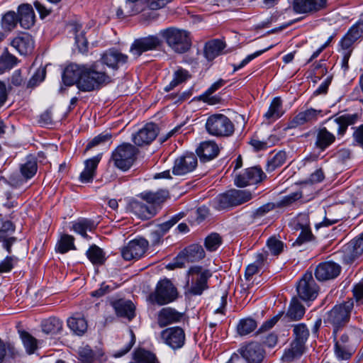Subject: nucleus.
Returning a JSON list of instances; mask_svg holds the SVG:
<instances>
[{
  "label": "nucleus",
  "mask_w": 363,
  "mask_h": 363,
  "mask_svg": "<svg viewBox=\"0 0 363 363\" xmlns=\"http://www.w3.org/2000/svg\"><path fill=\"white\" fill-rule=\"evenodd\" d=\"M63 323L56 317H50L44 320L41 323L42 330L50 335H55L62 330Z\"/></svg>",
  "instance_id": "nucleus-39"
},
{
  "label": "nucleus",
  "mask_w": 363,
  "mask_h": 363,
  "mask_svg": "<svg viewBox=\"0 0 363 363\" xmlns=\"http://www.w3.org/2000/svg\"><path fill=\"white\" fill-rule=\"evenodd\" d=\"M305 313V308L296 297L290 303L286 316L291 320H300Z\"/></svg>",
  "instance_id": "nucleus-42"
},
{
  "label": "nucleus",
  "mask_w": 363,
  "mask_h": 363,
  "mask_svg": "<svg viewBox=\"0 0 363 363\" xmlns=\"http://www.w3.org/2000/svg\"><path fill=\"white\" fill-rule=\"evenodd\" d=\"M359 118L358 113L344 114L338 117H331L325 121L326 126L319 128L315 132L314 147L320 152H324L336 140L333 132L338 136H343L349 125H354Z\"/></svg>",
  "instance_id": "nucleus-2"
},
{
  "label": "nucleus",
  "mask_w": 363,
  "mask_h": 363,
  "mask_svg": "<svg viewBox=\"0 0 363 363\" xmlns=\"http://www.w3.org/2000/svg\"><path fill=\"white\" fill-rule=\"evenodd\" d=\"M298 295L303 301H313L318 294L319 287L311 272L307 271L296 285Z\"/></svg>",
  "instance_id": "nucleus-15"
},
{
  "label": "nucleus",
  "mask_w": 363,
  "mask_h": 363,
  "mask_svg": "<svg viewBox=\"0 0 363 363\" xmlns=\"http://www.w3.org/2000/svg\"><path fill=\"white\" fill-rule=\"evenodd\" d=\"M96 228L94 222L90 219L82 218L76 221L73 225V230L80 234L83 238H88L89 236L86 234V231H92Z\"/></svg>",
  "instance_id": "nucleus-43"
},
{
  "label": "nucleus",
  "mask_w": 363,
  "mask_h": 363,
  "mask_svg": "<svg viewBox=\"0 0 363 363\" xmlns=\"http://www.w3.org/2000/svg\"><path fill=\"white\" fill-rule=\"evenodd\" d=\"M266 178V174L262 168L257 166L247 168L242 174L235 178V184L238 187H244L262 182Z\"/></svg>",
  "instance_id": "nucleus-19"
},
{
  "label": "nucleus",
  "mask_w": 363,
  "mask_h": 363,
  "mask_svg": "<svg viewBox=\"0 0 363 363\" xmlns=\"http://www.w3.org/2000/svg\"><path fill=\"white\" fill-rule=\"evenodd\" d=\"M159 128L154 123H147L137 133L133 134L132 140L137 146L150 145L157 136Z\"/></svg>",
  "instance_id": "nucleus-22"
},
{
  "label": "nucleus",
  "mask_w": 363,
  "mask_h": 363,
  "mask_svg": "<svg viewBox=\"0 0 363 363\" xmlns=\"http://www.w3.org/2000/svg\"><path fill=\"white\" fill-rule=\"evenodd\" d=\"M225 46V43L219 39L210 40L205 45L204 55L208 60H213L223 53Z\"/></svg>",
  "instance_id": "nucleus-36"
},
{
  "label": "nucleus",
  "mask_w": 363,
  "mask_h": 363,
  "mask_svg": "<svg viewBox=\"0 0 363 363\" xmlns=\"http://www.w3.org/2000/svg\"><path fill=\"white\" fill-rule=\"evenodd\" d=\"M18 23V15L14 11H8L2 17L1 27L5 30L11 31L16 28Z\"/></svg>",
  "instance_id": "nucleus-51"
},
{
  "label": "nucleus",
  "mask_w": 363,
  "mask_h": 363,
  "mask_svg": "<svg viewBox=\"0 0 363 363\" xmlns=\"http://www.w3.org/2000/svg\"><path fill=\"white\" fill-rule=\"evenodd\" d=\"M286 160V153L284 151H279L276 153L272 158L269 160L267 163L266 170L272 172L277 168L282 166Z\"/></svg>",
  "instance_id": "nucleus-48"
},
{
  "label": "nucleus",
  "mask_w": 363,
  "mask_h": 363,
  "mask_svg": "<svg viewBox=\"0 0 363 363\" xmlns=\"http://www.w3.org/2000/svg\"><path fill=\"white\" fill-rule=\"evenodd\" d=\"M18 261L17 257L14 256H7L0 262V273L9 272L12 270Z\"/></svg>",
  "instance_id": "nucleus-63"
},
{
  "label": "nucleus",
  "mask_w": 363,
  "mask_h": 363,
  "mask_svg": "<svg viewBox=\"0 0 363 363\" xmlns=\"http://www.w3.org/2000/svg\"><path fill=\"white\" fill-rule=\"evenodd\" d=\"M62 79L66 86L75 84L84 92L98 90L111 82V77L97 62L91 65L71 63L65 68Z\"/></svg>",
  "instance_id": "nucleus-1"
},
{
  "label": "nucleus",
  "mask_w": 363,
  "mask_h": 363,
  "mask_svg": "<svg viewBox=\"0 0 363 363\" xmlns=\"http://www.w3.org/2000/svg\"><path fill=\"white\" fill-rule=\"evenodd\" d=\"M363 38V20L354 23L343 36L340 42L342 48H352L359 39Z\"/></svg>",
  "instance_id": "nucleus-30"
},
{
  "label": "nucleus",
  "mask_w": 363,
  "mask_h": 363,
  "mask_svg": "<svg viewBox=\"0 0 363 363\" xmlns=\"http://www.w3.org/2000/svg\"><path fill=\"white\" fill-rule=\"evenodd\" d=\"M360 330L357 328L347 330L337 340H334L335 353L339 359H348L355 352L359 342Z\"/></svg>",
  "instance_id": "nucleus-7"
},
{
  "label": "nucleus",
  "mask_w": 363,
  "mask_h": 363,
  "mask_svg": "<svg viewBox=\"0 0 363 363\" xmlns=\"http://www.w3.org/2000/svg\"><path fill=\"white\" fill-rule=\"evenodd\" d=\"M179 293L172 282L164 279L159 281L155 289L149 295V301L159 306H164L177 300Z\"/></svg>",
  "instance_id": "nucleus-9"
},
{
  "label": "nucleus",
  "mask_w": 363,
  "mask_h": 363,
  "mask_svg": "<svg viewBox=\"0 0 363 363\" xmlns=\"http://www.w3.org/2000/svg\"><path fill=\"white\" fill-rule=\"evenodd\" d=\"M272 48H273V45H270L269 47H268L264 50L257 51L251 55H247L244 60H242L241 61V62L239 65H234L233 71L236 72V71L242 69L245 65H247L250 61L254 60L255 57L261 55L262 53H264V52L269 50V49H271Z\"/></svg>",
  "instance_id": "nucleus-61"
},
{
  "label": "nucleus",
  "mask_w": 363,
  "mask_h": 363,
  "mask_svg": "<svg viewBox=\"0 0 363 363\" xmlns=\"http://www.w3.org/2000/svg\"><path fill=\"white\" fill-rule=\"evenodd\" d=\"M187 274L191 279L187 281L185 289L186 296H201L209 288L208 282L212 276L209 269H203L201 266H193L189 269Z\"/></svg>",
  "instance_id": "nucleus-5"
},
{
  "label": "nucleus",
  "mask_w": 363,
  "mask_h": 363,
  "mask_svg": "<svg viewBox=\"0 0 363 363\" xmlns=\"http://www.w3.org/2000/svg\"><path fill=\"white\" fill-rule=\"evenodd\" d=\"M221 243L222 238L219 234L213 233L206 238L204 245L207 250L213 252L220 247Z\"/></svg>",
  "instance_id": "nucleus-53"
},
{
  "label": "nucleus",
  "mask_w": 363,
  "mask_h": 363,
  "mask_svg": "<svg viewBox=\"0 0 363 363\" xmlns=\"http://www.w3.org/2000/svg\"><path fill=\"white\" fill-rule=\"evenodd\" d=\"M205 255V251L201 245L199 244L191 245L182 250L172 262L169 263L167 268L169 269L182 268L185 266L186 262L199 261L204 258Z\"/></svg>",
  "instance_id": "nucleus-12"
},
{
  "label": "nucleus",
  "mask_w": 363,
  "mask_h": 363,
  "mask_svg": "<svg viewBox=\"0 0 363 363\" xmlns=\"http://www.w3.org/2000/svg\"><path fill=\"white\" fill-rule=\"evenodd\" d=\"M162 40L157 35H148L134 40L130 46V52L137 57L143 52L157 50L162 46Z\"/></svg>",
  "instance_id": "nucleus-18"
},
{
  "label": "nucleus",
  "mask_w": 363,
  "mask_h": 363,
  "mask_svg": "<svg viewBox=\"0 0 363 363\" xmlns=\"http://www.w3.org/2000/svg\"><path fill=\"white\" fill-rule=\"evenodd\" d=\"M45 68L43 67L38 69L33 76L29 80L28 83V87H34L37 86L45 79Z\"/></svg>",
  "instance_id": "nucleus-64"
},
{
  "label": "nucleus",
  "mask_w": 363,
  "mask_h": 363,
  "mask_svg": "<svg viewBox=\"0 0 363 363\" xmlns=\"http://www.w3.org/2000/svg\"><path fill=\"white\" fill-rule=\"evenodd\" d=\"M352 143L355 146L363 148V123L358 126L352 127Z\"/></svg>",
  "instance_id": "nucleus-57"
},
{
  "label": "nucleus",
  "mask_w": 363,
  "mask_h": 363,
  "mask_svg": "<svg viewBox=\"0 0 363 363\" xmlns=\"http://www.w3.org/2000/svg\"><path fill=\"white\" fill-rule=\"evenodd\" d=\"M291 226L295 230H303V229L307 228L309 226L308 217L306 214L301 213L298 214L295 218H294L290 223Z\"/></svg>",
  "instance_id": "nucleus-54"
},
{
  "label": "nucleus",
  "mask_w": 363,
  "mask_h": 363,
  "mask_svg": "<svg viewBox=\"0 0 363 363\" xmlns=\"http://www.w3.org/2000/svg\"><path fill=\"white\" fill-rule=\"evenodd\" d=\"M352 308L353 301H349L335 306L326 313L324 322L333 327V338L336 339L337 332L348 323Z\"/></svg>",
  "instance_id": "nucleus-6"
},
{
  "label": "nucleus",
  "mask_w": 363,
  "mask_h": 363,
  "mask_svg": "<svg viewBox=\"0 0 363 363\" xmlns=\"http://www.w3.org/2000/svg\"><path fill=\"white\" fill-rule=\"evenodd\" d=\"M314 236L311 233L310 227L303 229L296 241L293 243V246H300L305 242L312 240Z\"/></svg>",
  "instance_id": "nucleus-59"
},
{
  "label": "nucleus",
  "mask_w": 363,
  "mask_h": 363,
  "mask_svg": "<svg viewBox=\"0 0 363 363\" xmlns=\"http://www.w3.org/2000/svg\"><path fill=\"white\" fill-rule=\"evenodd\" d=\"M79 358L82 363H92L94 359L93 350L89 346L79 348Z\"/></svg>",
  "instance_id": "nucleus-55"
},
{
  "label": "nucleus",
  "mask_w": 363,
  "mask_h": 363,
  "mask_svg": "<svg viewBox=\"0 0 363 363\" xmlns=\"http://www.w3.org/2000/svg\"><path fill=\"white\" fill-rule=\"evenodd\" d=\"M182 218V216H181V214L175 215V216H172L169 220L157 225V228L162 233V234L164 235Z\"/></svg>",
  "instance_id": "nucleus-60"
},
{
  "label": "nucleus",
  "mask_w": 363,
  "mask_h": 363,
  "mask_svg": "<svg viewBox=\"0 0 363 363\" xmlns=\"http://www.w3.org/2000/svg\"><path fill=\"white\" fill-rule=\"evenodd\" d=\"M272 48H273V45H270L269 47H268L264 50L257 51L251 55H247L244 60H242L241 61V62L239 65H234L233 71L236 72V71L242 69L245 65H247L250 61L254 60L255 57L261 55L262 53H264V52L269 50V49H271Z\"/></svg>",
  "instance_id": "nucleus-62"
},
{
  "label": "nucleus",
  "mask_w": 363,
  "mask_h": 363,
  "mask_svg": "<svg viewBox=\"0 0 363 363\" xmlns=\"http://www.w3.org/2000/svg\"><path fill=\"white\" fill-rule=\"evenodd\" d=\"M267 247L272 255L278 256L284 251V244L275 236H272L267 240Z\"/></svg>",
  "instance_id": "nucleus-52"
},
{
  "label": "nucleus",
  "mask_w": 363,
  "mask_h": 363,
  "mask_svg": "<svg viewBox=\"0 0 363 363\" xmlns=\"http://www.w3.org/2000/svg\"><path fill=\"white\" fill-rule=\"evenodd\" d=\"M160 339L173 350H177L182 348L186 343V333L179 326L169 327L160 332Z\"/></svg>",
  "instance_id": "nucleus-14"
},
{
  "label": "nucleus",
  "mask_w": 363,
  "mask_h": 363,
  "mask_svg": "<svg viewBox=\"0 0 363 363\" xmlns=\"http://www.w3.org/2000/svg\"><path fill=\"white\" fill-rule=\"evenodd\" d=\"M252 194L245 190L232 189L218 195L213 201L216 209L220 211L242 204L252 199Z\"/></svg>",
  "instance_id": "nucleus-10"
},
{
  "label": "nucleus",
  "mask_w": 363,
  "mask_h": 363,
  "mask_svg": "<svg viewBox=\"0 0 363 363\" xmlns=\"http://www.w3.org/2000/svg\"><path fill=\"white\" fill-rule=\"evenodd\" d=\"M341 272V267L336 262L328 261L317 265L315 269V278L320 281L335 279Z\"/></svg>",
  "instance_id": "nucleus-23"
},
{
  "label": "nucleus",
  "mask_w": 363,
  "mask_h": 363,
  "mask_svg": "<svg viewBox=\"0 0 363 363\" xmlns=\"http://www.w3.org/2000/svg\"><path fill=\"white\" fill-rule=\"evenodd\" d=\"M18 18L21 26L24 29H30L35 24V16L33 9L28 4H23L18 8Z\"/></svg>",
  "instance_id": "nucleus-34"
},
{
  "label": "nucleus",
  "mask_w": 363,
  "mask_h": 363,
  "mask_svg": "<svg viewBox=\"0 0 363 363\" xmlns=\"http://www.w3.org/2000/svg\"><path fill=\"white\" fill-rule=\"evenodd\" d=\"M102 64L108 67L117 70L121 66L126 65L128 61V56L112 48L105 51L101 57Z\"/></svg>",
  "instance_id": "nucleus-25"
},
{
  "label": "nucleus",
  "mask_w": 363,
  "mask_h": 363,
  "mask_svg": "<svg viewBox=\"0 0 363 363\" xmlns=\"http://www.w3.org/2000/svg\"><path fill=\"white\" fill-rule=\"evenodd\" d=\"M284 113L282 100L280 97L277 96L273 99L268 111L264 113V116L267 120L274 121L279 118Z\"/></svg>",
  "instance_id": "nucleus-38"
},
{
  "label": "nucleus",
  "mask_w": 363,
  "mask_h": 363,
  "mask_svg": "<svg viewBox=\"0 0 363 363\" xmlns=\"http://www.w3.org/2000/svg\"><path fill=\"white\" fill-rule=\"evenodd\" d=\"M322 112V110H317L312 108L301 111L289 121L288 128H296L299 125H303L306 123H313L320 116H323Z\"/></svg>",
  "instance_id": "nucleus-26"
},
{
  "label": "nucleus",
  "mask_w": 363,
  "mask_h": 363,
  "mask_svg": "<svg viewBox=\"0 0 363 363\" xmlns=\"http://www.w3.org/2000/svg\"><path fill=\"white\" fill-rule=\"evenodd\" d=\"M363 255V233L353 238L342 247V259L351 264Z\"/></svg>",
  "instance_id": "nucleus-20"
},
{
  "label": "nucleus",
  "mask_w": 363,
  "mask_h": 363,
  "mask_svg": "<svg viewBox=\"0 0 363 363\" xmlns=\"http://www.w3.org/2000/svg\"><path fill=\"white\" fill-rule=\"evenodd\" d=\"M205 128L209 135L217 138L230 137L235 131L233 123L223 114H213L208 116Z\"/></svg>",
  "instance_id": "nucleus-8"
},
{
  "label": "nucleus",
  "mask_w": 363,
  "mask_h": 363,
  "mask_svg": "<svg viewBox=\"0 0 363 363\" xmlns=\"http://www.w3.org/2000/svg\"><path fill=\"white\" fill-rule=\"evenodd\" d=\"M219 151L218 145L213 140L201 143L196 150L197 155L203 162H208L216 157Z\"/></svg>",
  "instance_id": "nucleus-31"
},
{
  "label": "nucleus",
  "mask_w": 363,
  "mask_h": 363,
  "mask_svg": "<svg viewBox=\"0 0 363 363\" xmlns=\"http://www.w3.org/2000/svg\"><path fill=\"white\" fill-rule=\"evenodd\" d=\"M138 152V150L133 145L123 143L112 152L111 160L117 168L126 171L133 165Z\"/></svg>",
  "instance_id": "nucleus-11"
},
{
  "label": "nucleus",
  "mask_w": 363,
  "mask_h": 363,
  "mask_svg": "<svg viewBox=\"0 0 363 363\" xmlns=\"http://www.w3.org/2000/svg\"><path fill=\"white\" fill-rule=\"evenodd\" d=\"M134 359L138 363H160L155 354L144 349L135 352Z\"/></svg>",
  "instance_id": "nucleus-49"
},
{
  "label": "nucleus",
  "mask_w": 363,
  "mask_h": 363,
  "mask_svg": "<svg viewBox=\"0 0 363 363\" xmlns=\"http://www.w3.org/2000/svg\"><path fill=\"white\" fill-rule=\"evenodd\" d=\"M10 45L21 55H28L34 50V40L28 33H21L15 37Z\"/></svg>",
  "instance_id": "nucleus-29"
},
{
  "label": "nucleus",
  "mask_w": 363,
  "mask_h": 363,
  "mask_svg": "<svg viewBox=\"0 0 363 363\" xmlns=\"http://www.w3.org/2000/svg\"><path fill=\"white\" fill-rule=\"evenodd\" d=\"M159 35L176 53H185L191 47V33L186 30L172 26L160 30Z\"/></svg>",
  "instance_id": "nucleus-4"
},
{
  "label": "nucleus",
  "mask_w": 363,
  "mask_h": 363,
  "mask_svg": "<svg viewBox=\"0 0 363 363\" xmlns=\"http://www.w3.org/2000/svg\"><path fill=\"white\" fill-rule=\"evenodd\" d=\"M303 198V189L292 192L289 195L284 196L281 200L276 202V206L278 208H287L292 206L296 201Z\"/></svg>",
  "instance_id": "nucleus-45"
},
{
  "label": "nucleus",
  "mask_w": 363,
  "mask_h": 363,
  "mask_svg": "<svg viewBox=\"0 0 363 363\" xmlns=\"http://www.w3.org/2000/svg\"><path fill=\"white\" fill-rule=\"evenodd\" d=\"M257 327L255 320L251 318L241 319L237 325V332L241 336H245L253 332Z\"/></svg>",
  "instance_id": "nucleus-47"
},
{
  "label": "nucleus",
  "mask_w": 363,
  "mask_h": 363,
  "mask_svg": "<svg viewBox=\"0 0 363 363\" xmlns=\"http://www.w3.org/2000/svg\"><path fill=\"white\" fill-rule=\"evenodd\" d=\"M293 331L296 340L305 342L308 337L309 331L303 324H298L295 325Z\"/></svg>",
  "instance_id": "nucleus-58"
},
{
  "label": "nucleus",
  "mask_w": 363,
  "mask_h": 363,
  "mask_svg": "<svg viewBox=\"0 0 363 363\" xmlns=\"http://www.w3.org/2000/svg\"><path fill=\"white\" fill-rule=\"evenodd\" d=\"M15 231V225L9 220L0 219V242H3V247L9 252H11V246L16 241L15 237L11 235Z\"/></svg>",
  "instance_id": "nucleus-28"
},
{
  "label": "nucleus",
  "mask_w": 363,
  "mask_h": 363,
  "mask_svg": "<svg viewBox=\"0 0 363 363\" xmlns=\"http://www.w3.org/2000/svg\"><path fill=\"white\" fill-rule=\"evenodd\" d=\"M275 208H277V206H276V203L274 202H269L267 203H265L262 205V206L257 208L253 213H252V217L253 218H259L263 216H264L267 213L269 212L274 210Z\"/></svg>",
  "instance_id": "nucleus-56"
},
{
  "label": "nucleus",
  "mask_w": 363,
  "mask_h": 363,
  "mask_svg": "<svg viewBox=\"0 0 363 363\" xmlns=\"http://www.w3.org/2000/svg\"><path fill=\"white\" fill-rule=\"evenodd\" d=\"M18 62V58L10 53L8 48H6L0 56V74L9 71L14 67Z\"/></svg>",
  "instance_id": "nucleus-40"
},
{
  "label": "nucleus",
  "mask_w": 363,
  "mask_h": 363,
  "mask_svg": "<svg viewBox=\"0 0 363 363\" xmlns=\"http://www.w3.org/2000/svg\"><path fill=\"white\" fill-rule=\"evenodd\" d=\"M183 318V313L171 307H164L157 313V323L160 328L179 323Z\"/></svg>",
  "instance_id": "nucleus-27"
},
{
  "label": "nucleus",
  "mask_w": 363,
  "mask_h": 363,
  "mask_svg": "<svg viewBox=\"0 0 363 363\" xmlns=\"http://www.w3.org/2000/svg\"><path fill=\"white\" fill-rule=\"evenodd\" d=\"M127 208L129 211L135 214L143 220H147L157 213V207L150 206L149 203H145L136 199H132L129 201Z\"/></svg>",
  "instance_id": "nucleus-24"
},
{
  "label": "nucleus",
  "mask_w": 363,
  "mask_h": 363,
  "mask_svg": "<svg viewBox=\"0 0 363 363\" xmlns=\"http://www.w3.org/2000/svg\"><path fill=\"white\" fill-rule=\"evenodd\" d=\"M169 192L167 190L161 189L157 191H146L140 194L141 199L149 203L150 206L157 207L160 208L161 203L164 202L168 198Z\"/></svg>",
  "instance_id": "nucleus-35"
},
{
  "label": "nucleus",
  "mask_w": 363,
  "mask_h": 363,
  "mask_svg": "<svg viewBox=\"0 0 363 363\" xmlns=\"http://www.w3.org/2000/svg\"><path fill=\"white\" fill-rule=\"evenodd\" d=\"M327 1H293V11L296 13L309 15L326 7Z\"/></svg>",
  "instance_id": "nucleus-33"
},
{
  "label": "nucleus",
  "mask_w": 363,
  "mask_h": 363,
  "mask_svg": "<svg viewBox=\"0 0 363 363\" xmlns=\"http://www.w3.org/2000/svg\"><path fill=\"white\" fill-rule=\"evenodd\" d=\"M86 255L94 265H102L106 259L104 250L96 245H91L86 251Z\"/></svg>",
  "instance_id": "nucleus-44"
},
{
  "label": "nucleus",
  "mask_w": 363,
  "mask_h": 363,
  "mask_svg": "<svg viewBox=\"0 0 363 363\" xmlns=\"http://www.w3.org/2000/svg\"><path fill=\"white\" fill-rule=\"evenodd\" d=\"M164 6V1H121L117 8L116 16L118 18L123 19L142 13L141 21L146 23L156 19V11Z\"/></svg>",
  "instance_id": "nucleus-3"
},
{
  "label": "nucleus",
  "mask_w": 363,
  "mask_h": 363,
  "mask_svg": "<svg viewBox=\"0 0 363 363\" xmlns=\"http://www.w3.org/2000/svg\"><path fill=\"white\" fill-rule=\"evenodd\" d=\"M189 78H191V74L189 71L180 67L174 72L172 80L164 88V90L166 92L170 91L178 85L185 82Z\"/></svg>",
  "instance_id": "nucleus-41"
},
{
  "label": "nucleus",
  "mask_w": 363,
  "mask_h": 363,
  "mask_svg": "<svg viewBox=\"0 0 363 363\" xmlns=\"http://www.w3.org/2000/svg\"><path fill=\"white\" fill-rule=\"evenodd\" d=\"M67 325L74 334L79 336L84 335L88 328L87 321L79 314H75L68 318Z\"/></svg>",
  "instance_id": "nucleus-37"
},
{
  "label": "nucleus",
  "mask_w": 363,
  "mask_h": 363,
  "mask_svg": "<svg viewBox=\"0 0 363 363\" xmlns=\"http://www.w3.org/2000/svg\"><path fill=\"white\" fill-rule=\"evenodd\" d=\"M38 171L37 158L30 155L26 157L25 161L20 164L21 177L12 175L9 178V183L14 187L23 186L28 179L33 178Z\"/></svg>",
  "instance_id": "nucleus-13"
},
{
  "label": "nucleus",
  "mask_w": 363,
  "mask_h": 363,
  "mask_svg": "<svg viewBox=\"0 0 363 363\" xmlns=\"http://www.w3.org/2000/svg\"><path fill=\"white\" fill-rule=\"evenodd\" d=\"M74 241V238L73 236L67 234L62 235L56 244V252L61 254H65L70 250H74L75 246Z\"/></svg>",
  "instance_id": "nucleus-46"
},
{
  "label": "nucleus",
  "mask_w": 363,
  "mask_h": 363,
  "mask_svg": "<svg viewBox=\"0 0 363 363\" xmlns=\"http://www.w3.org/2000/svg\"><path fill=\"white\" fill-rule=\"evenodd\" d=\"M20 337L22 340L26 352L29 354L34 353V352L38 348V340L26 331L20 332Z\"/></svg>",
  "instance_id": "nucleus-50"
},
{
  "label": "nucleus",
  "mask_w": 363,
  "mask_h": 363,
  "mask_svg": "<svg viewBox=\"0 0 363 363\" xmlns=\"http://www.w3.org/2000/svg\"><path fill=\"white\" fill-rule=\"evenodd\" d=\"M148 247V242L145 238L132 240L121 249V256L127 261L138 259L142 257Z\"/></svg>",
  "instance_id": "nucleus-16"
},
{
  "label": "nucleus",
  "mask_w": 363,
  "mask_h": 363,
  "mask_svg": "<svg viewBox=\"0 0 363 363\" xmlns=\"http://www.w3.org/2000/svg\"><path fill=\"white\" fill-rule=\"evenodd\" d=\"M238 352L242 357V359L247 363H262L265 356L264 350L260 344L255 342L241 347Z\"/></svg>",
  "instance_id": "nucleus-21"
},
{
  "label": "nucleus",
  "mask_w": 363,
  "mask_h": 363,
  "mask_svg": "<svg viewBox=\"0 0 363 363\" xmlns=\"http://www.w3.org/2000/svg\"><path fill=\"white\" fill-rule=\"evenodd\" d=\"M111 306L118 317L131 320L135 316V307L131 301L118 299L112 301Z\"/></svg>",
  "instance_id": "nucleus-32"
},
{
  "label": "nucleus",
  "mask_w": 363,
  "mask_h": 363,
  "mask_svg": "<svg viewBox=\"0 0 363 363\" xmlns=\"http://www.w3.org/2000/svg\"><path fill=\"white\" fill-rule=\"evenodd\" d=\"M197 165V156L192 152H186L174 160L172 173L176 176L186 175L192 172Z\"/></svg>",
  "instance_id": "nucleus-17"
}]
</instances>
